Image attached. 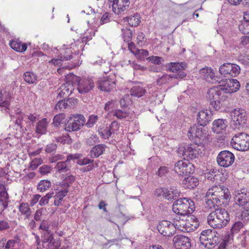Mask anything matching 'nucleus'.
I'll use <instances>...</instances> for the list:
<instances>
[{"label":"nucleus","instance_id":"1","mask_svg":"<svg viewBox=\"0 0 249 249\" xmlns=\"http://www.w3.org/2000/svg\"><path fill=\"white\" fill-rule=\"evenodd\" d=\"M230 215L224 209H216L207 216V222L212 228L221 229L230 221Z\"/></svg>","mask_w":249,"mask_h":249},{"label":"nucleus","instance_id":"2","mask_svg":"<svg viewBox=\"0 0 249 249\" xmlns=\"http://www.w3.org/2000/svg\"><path fill=\"white\" fill-rule=\"evenodd\" d=\"M176 215L174 218V222L178 230L189 232L196 230L198 227L199 223L194 215Z\"/></svg>","mask_w":249,"mask_h":249},{"label":"nucleus","instance_id":"3","mask_svg":"<svg viewBox=\"0 0 249 249\" xmlns=\"http://www.w3.org/2000/svg\"><path fill=\"white\" fill-rule=\"evenodd\" d=\"M173 211L179 216L189 215L195 210L194 202L189 198H180L174 202Z\"/></svg>","mask_w":249,"mask_h":249},{"label":"nucleus","instance_id":"4","mask_svg":"<svg viewBox=\"0 0 249 249\" xmlns=\"http://www.w3.org/2000/svg\"><path fill=\"white\" fill-rule=\"evenodd\" d=\"M203 151L202 146L195 143L180 146L178 148V153L179 156L188 160L198 158Z\"/></svg>","mask_w":249,"mask_h":249},{"label":"nucleus","instance_id":"5","mask_svg":"<svg viewBox=\"0 0 249 249\" xmlns=\"http://www.w3.org/2000/svg\"><path fill=\"white\" fill-rule=\"evenodd\" d=\"M211 196L212 199L219 204H226L230 198L229 190L224 186H213L207 191V196Z\"/></svg>","mask_w":249,"mask_h":249},{"label":"nucleus","instance_id":"6","mask_svg":"<svg viewBox=\"0 0 249 249\" xmlns=\"http://www.w3.org/2000/svg\"><path fill=\"white\" fill-rule=\"evenodd\" d=\"M221 89L218 86L211 88L207 92V98L210 100L211 106L216 110L220 108L222 102L227 97Z\"/></svg>","mask_w":249,"mask_h":249},{"label":"nucleus","instance_id":"7","mask_svg":"<svg viewBox=\"0 0 249 249\" xmlns=\"http://www.w3.org/2000/svg\"><path fill=\"white\" fill-rule=\"evenodd\" d=\"M231 144L237 150L245 151L249 150V135L245 133H239L232 138Z\"/></svg>","mask_w":249,"mask_h":249},{"label":"nucleus","instance_id":"8","mask_svg":"<svg viewBox=\"0 0 249 249\" xmlns=\"http://www.w3.org/2000/svg\"><path fill=\"white\" fill-rule=\"evenodd\" d=\"M86 122L85 117L81 114H74L68 118L65 124V129L68 132L77 131Z\"/></svg>","mask_w":249,"mask_h":249},{"label":"nucleus","instance_id":"9","mask_svg":"<svg viewBox=\"0 0 249 249\" xmlns=\"http://www.w3.org/2000/svg\"><path fill=\"white\" fill-rule=\"evenodd\" d=\"M214 233L210 229L203 231L199 237L200 244L208 249L213 248L219 242V237Z\"/></svg>","mask_w":249,"mask_h":249},{"label":"nucleus","instance_id":"10","mask_svg":"<svg viewBox=\"0 0 249 249\" xmlns=\"http://www.w3.org/2000/svg\"><path fill=\"white\" fill-rule=\"evenodd\" d=\"M195 170L194 165L188 160H179L174 166V171L179 176H186L192 173Z\"/></svg>","mask_w":249,"mask_h":249},{"label":"nucleus","instance_id":"11","mask_svg":"<svg viewBox=\"0 0 249 249\" xmlns=\"http://www.w3.org/2000/svg\"><path fill=\"white\" fill-rule=\"evenodd\" d=\"M219 84V88L221 89L224 95L236 92L240 87L239 82L236 79H233L221 80Z\"/></svg>","mask_w":249,"mask_h":249},{"label":"nucleus","instance_id":"12","mask_svg":"<svg viewBox=\"0 0 249 249\" xmlns=\"http://www.w3.org/2000/svg\"><path fill=\"white\" fill-rule=\"evenodd\" d=\"M157 229L163 236L170 237L175 234L177 228L174 222L171 223L167 220H162L159 222Z\"/></svg>","mask_w":249,"mask_h":249},{"label":"nucleus","instance_id":"13","mask_svg":"<svg viewBox=\"0 0 249 249\" xmlns=\"http://www.w3.org/2000/svg\"><path fill=\"white\" fill-rule=\"evenodd\" d=\"M231 117L232 122V125L235 126V128L243 126L247 121L246 113L242 109H234L231 112Z\"/></svg>","mask_w":249,"mask_h":249},{"label":"nucleus","instance_id":"14","mask_svg":"<svg viewBox=\"0 0 249 249\" xmlns=\"http://www.w3.org/2000/svg\"><path fill=\"white\" fill-rule=\"evenodd\" d=\"M216 160L219 166L223 167H228L234 162L235 157L233 154L229 151L224 150L218 154Z\"/></svg>","mask_w":249,"mask_h":249},{"label":"nucleus","instance_id":"15","mask_svg":"<svg viewBox=\"0 0 249 249\" xmlns=\"http://www.w3.org/2000/svg\"><path fill=\"white\" fill-rule=\"evenodd\" d=\"M219 71L221 74L225 76L235 77L239 74L240 68L235 64L226 63L219 67Z\"/></svg>","mask_w":249,"mask_h":249},{"label":"nucleus","instance_id":"16","mask_svg":"<svg viewBox=\"0 0 249 249\" xmlns=\"http://www.w3.org/2000/svg\"><path fill=\"white\" fill-rule=\"evenodd\" d=\"M95 87V84L93 79L90 78H83L79 80L77 89L81 94L87 93L92 90Z\"/></svg>","mask_w":249,"mask_h":249},{"label":"nucleus","instance_id":"17","mask_svg":"<svg viewBox=\"0 0 249 249\" xmlns=\"http://www.w3.org/2000/svg\"><path fill=\"white\" fill-rule=\"evenodd\" d=\"M158 196H161L168 200H172L178 198L180 195V191L177 189L160 188L157 189Z\"/></svg>","mask_w":249,"mask_h":249},{"label":"nucleus","instance_id":"18","mask_svg":"<svg viewBox=\"0 0 249 249\" xmlns=\"http://www.w3.org/2000/svg\"><path fill=\"white\" fill-rule=\"evenodd\" d=\"M115 82L110 78L104 77L99 80L97 84V88L102 91L109 92L115 87Z\"/></svg>","mask_w":249,"mask_h":249},{"label":"nucleus","instance_id":"19","mask_svg":"<svg viewBox=\"0 0 249 249\" xmlns=\"http://www.w3.org/2000/svg\"><path fill=\"white\" fill-rule=\"evenodd\" d=\"M112 3V6L114 12L119 14L124 11L128 7L129 2L128 0H109Z\"/></svg>","mask_w":249,"mask_h":249},{"label":"nucleus","instance_id":"20","mask_svg":"<svg viewBox=\"0 0 249 249\" xmlns=\"http://www.w3.org/2000/svg\"><path fill=\"white\" fill-rule=\"evenodd\" d=\"M196 119L198 124H200V125L205 126L212 119V112L209 110H202L198 112Z\"/></svg>","mask_w":249,"mask_h":249},{"label":"nucleus","instance_id":"21","mask_svg":"<svg viewBox=\"0 0 249 249\" xmlns=\"http://www.w3.org/2000/svg\"><path fill=\"white\" fill-rule=\"evenodd\" d=\"M173 242L176 247H180V249H189L191 247L190 239L182 235L175 236Z\"/></svg>","mask_w":249,"mask_h":249},{"label":"nucleus","instance_id":"22","mask_svg":"<svg viewBox=\"0 0 249 249\" xmlns=\"http://www.w3.org/2000/svg\"><path fill=\"white\" fill-rule=\"evenodd\" d=\"M74 90L72 84L70 82H66L62 85L57 90L58 96L60 98H65L70 96Z\"/></svg>","mask_w":249,"mask_h":249},{"label":"nucleus","instance_id":"23","mask_svg":"<svg viewBox=\"0 0 249 249\" xmlns=\"http://www.w3.org/2000/svg\"><path fill=\"white\" fill-rule=\"evenodd\" d=\"M203 125H194L190 127L188 131V137L192 140L196 141V138L200 139L204 135V130L202 129Z\"/></svg>","mask_w":249,"mask_h":249},{"label":"nucleus","instance_id":"24","mask_svg":"<svg viewBox=\"0 0 249 249\" xmlns=\"http://www.w3.org/2000/svg\"><path fill=\"white\" fill-rule=\"evenodd\" d=\"M235 202L239 206H243L249 202V192L243 190L238 192L234 198Z\"/></svg>","mask_w":249,"mask_h":249},{"label":"nucleus","instance_id":"25","mask_svg":"<svg viewBox=\"0 0 249 249\" xmlns=\"http://www.w3.org/2000/svg\"><path fill=\"white\" fill-rule=\"evenodd\" d=\"M227 121L223 119H217L213 123V130L216 134H221L226 131L227 127Z\"/></svg>","mask_w":249,"mask_h":249},{"label":"nucleus","instance_id":"26","mask_svg":"<svg viewBox=\"0 0 249 249\" xmlns=\"http://www.w3.org/2000/svg\"><path fill=\"white\" fill-rule=\"evenodd\" d=\"M10 96L6 92L0 90V110L7 111L9 109Z\"/></svg>","mask_w":249,"mask_h":249},{"label":"nucleus","instance_id":"27","mask_svg":"<svg viewBox=\"0 0 249 249\" xmlns=\"http://www.w3.org/2000/svg\"><path fill=\"white\" fill-rule=\"evenodd\" d=\"M107 148L104 144H99L94 146L90 150L89 154L92 158H98L103 154Z\"/></svg>","mask_w":249,"mask_h":249},{"label":"nucleus","instance_id":"28","mask_svg":"<svg viewBox=\"0 0 249 249\" xmlns=\"http://www.w3.org/2000/svg\"><path fill=\"white\" fill-rule=\"evenodd\" d=\"M182 184L186 188L190 189H194L195 187L198 185V179L197 178L195 177L189 176L183 179Z\"/></svg>","mask_w":249,"mask_h":249},{"label":"nucleus","instance_id":"29","mask_svg":"<svg viewBox=\"0 0 249 249\" xmlns=\"http://www.w3.org/2000/svg\"><path fill=\"white\" fill-rule=\"evenodd\" d=\"M186 67V65L184 62H171L167 65L168 70L172 72H183V71Z\"/></svg>","mask_w":249,"mask_h":249},{"label":"nucleus","instance_id":"30","mask_svg":"<svg viewBox=\"0 0 249 249\" xmlns=\"http://www.w3.org/2000/svg\"><path fill=\"white\" fill-rule=\"evenodd\" d=\"M71 168V164L66 160L57 162L56 165L54 167V169L56 172L59 174L68 171L70 170Z\"/></svg>","mask_w":249,"mask_h":249},{"label":"nucleus","instance_id":"31","mask_svg":"<svg viewBox=\"0 0 249 249\" xmlns=\"http://www.w3.org/2000/svg\"><path fill=\"white\" fill-rule=\"evenodd\" d=\"M48 122L47 119L44 118L39 121L36 126V132L39 134H45L47 132Z\"/></svg>","mask_w":249,"mask_h":249},{"label":"nucleus","instance_id":"32","mask_svg":"<svg viewBox=\"0 0 249 249\" xmlns=\"http://www.w3.org/2000/svg\"><path fill=\"white\" fill-rule=\"evenodd\" d=\"M145 92V89L140 86H134L130 90L131 95L138 98L142 96Z\"/></svg>","mask_w":249,"mask_h":249},{"label":"nucleus","instance_id":"33","mask_svg":"<svg viewBox=\"0 0 249 249\" xmlns=\"http://www.w3.org/2000/svg\"><path fill=\"white\" fill-rule=\"evenodd\" d=\"M73 98H69L68 100H65L64 99L63 100L59 101L55 106V109L60 110H63L67 108L68 107H71L72 105V103H74V101H76Z\"/></svg>","mask_w":249,"mask_h":249},{"label":"nucleus","instance_id":"34","mask_svg":"<svg viewBox=\"0 0 249 249\" xmlns=\"http://www.w3.org/2000/svg\"><path fill=\"white\" fill-rule=\"evenodd\" d=\"M200 74L206 80L210 81L214 77V73L211 68H204L200 70Z\"/></svg>","mask_w":249,"mask_h":249},{"label":"nucleus","instance_id":"35","mask_svg":"<svg viewBox=\"0 0 249 249\" xmlns=\"http://www.w3.org/2000/svg\"><path fill=\"white\" fill-rule=\"evenodd\" d=\"M10 45L11 47L17 52H24L27 49V45L25 43L21 44L17 40H13L11 42Z\"/></svg>","mask_w":249,"mask_h":249},{"label":"nucleus","instance_id":"36","mask_svg":"<svg viewBox=\"0 0 249 249\" xmlns=\"http://www.w3.org/2000/svg\"><path fill=\"white\" fill-rule=\"evenodd\" d=\"M124 20L127 21L130 26L136 27L140 22V16L139 14H136L125 18Z\"/></svg>","mask_w":249,"mask_h":249},{"label":"nucleus","instance_id":"37","mask_svg":"<svg viewBox=\"0 0 249 249\" xmlns=\"http://www.w3.org/2000/svg\"><path fill=\"white\" fill-rule=\"evenodd\" d=\"M68 190L67 189H64L60 191L57 195L53 196L54 198V205L55 206H60L61 201L63 200L64 197H65L68 194Z\"/></svg>","mask_w":249,"mask_h":249},{"label":"nucleus","instance_id":"38","mask_svg":"<svg viewBox=\"0 0 249 249\" xmlns=\"http://www.w3.org/2000/svg\"><path fill=\"white\" fill-rule=\"evenodd\" d=\"M19 211L23 215H24L26 218L29 217L31 215L32 211L27 203H21L18 206Z\"/></svg>","mask_w":249,"mask_h":249},{"label":"nucleus","instance_id":"39","mask_svg":"<svg viewBox=\"0 0 249 249\" xmlns=\"http://www.w3.org/2000/svg\"><path fill=\"white\" fill-rule=\"evenodd\" d=\"M51 184V181L48 180H41L37 185V189L40 192H44L50 188Z\"/></svg>","mask_w":249,"mask_h":249},{"label":"nucleus","instance_id":"40","mask_svg":"<svg viewBox=\"0 0 249 249\" xmlns=\"http://www.w3.org/2000/svg\"><path fill=\"white\" fill-rule=\"evenodd\" d=\"M25 81L29 84H35L36 83V76L33 72L27 71L24 74Z\"/></svg>","mask_w":249,"mask_h":249},{"label":"nucleus","instance_id":"41","mask_svg":"<svg viewBox=\"0 0 249 249\" xmlns=\"http://www.w3.org/2000/svg\"><path fill=\"white\" fill-rule=\"evenodd\" d=\"M219 173V171L216 169H212L210 171L206 173L205 174V177L207 178L208 179H209L212 181H214V180H216L218 179L217 176Z\"/></svg>","mask_w":249,"mask_h":249},{"label":"nucleus","instance_id":"42","mask_svg":"<svg viewBox=\"0 0 249 249\" xmlns=\"http://www.w3.org/2000/svg\"><path fill=\"white\" fill-rule=\"evenodd\" d=\"M54 193L53 191L47 193L45 196H42L39 201V205L40 206H43L47 205L50 199L53 197Z\"/></svg>","mask_w":249,"mask_h":249},{"label":"nucleus","instance_id":"43","mask_svg":"<svg viewBox=\"0 0 249 249\" xmlns=\"http://www.w3.org/2000/svg\"><path fill=\"white\" fill-rule=\"evenodd\" d=\"M5 195H7V194L5 186L0 184V202H1L4 209L6 208L8 205L6 201L2 199V198H5Z\"/></svg>","mask_w":249,"mask_h":249},{"label":"nucleus","instance_id":"44","mask_svg":"<svg viewBox=\"0 0 249 249\" xmlns=\"http://www.w3.org/2000/svg\"><path fill=\"white\" fill-rule=\"evenodd\" d=\"M129 113L125 109H115L113 112V115L118 119L126 118Z\"/></svg>","mask_w":249,"mask_h":249},{"label":"nucleus","instance_id":"45","mask_svg":"<svg viewBox=\"0 0 249 249\" xmlns=\"http://www.w3.org/2000/svg\"><path fill=\"white\" fill-rule=\"evenodd\" d=\"M218 204H219V203L213 200L211 196H207V193L205 196L206 207H208L209 209H212L213 208H215V206L217 205Z\"/></svg>","mask_w":249,"mask_h":249},{"label":"nucleus","instance_id":"46","mask_svg":"<svg viewBox=\"0 0 249 249\" xmlns=\"http://www.w3.org/2000/svg\"><path fill=\"white\" fill-rule=\"evenodd\" d=\"M239 29L243 34H249V21L244 19L239 25Z\"/></svg>","mask_w":249,"mask_h":249},{"label":"nucleus","instance_id":"47","mask_svg":"<svg viewBox=\"0 0 249 249\" xmlns=\"http://www.w3.org/2000/svg\"><path fill=\"white\" fill-rule=\"evenodd\" d=\"M99 117L97 115H91L89 116V119L87 123H85V125L89 128L92 127L97 122Z\"/></svg>","mask_w":249,"mask_h":249},{"label":"nucleus","instance_id":"48","mask_svg":"<svg viewBox=\"0 0 249 249\" xmlns=\"http://www.w3.org/2000/svg\"><path fill=\"white\" fill-rule=\"evenodd\" d=\"M123 36L125 42H129L131 41L132 36V32L131 30L127 28L123 29L122 30Z\"/></svg>","mask_w":249,"mask_h":249},{"label":"nucleus","instance_id":"49","mask_svg":"<svg viewBox=\"0 0 249 249\" xmlns=\"http://www.w3.org/2000/svg\"><path fill=\"white\" fill-rule=\"evenodd\" d=\"M43 160L41 158H35L33 159L30 162L29 169L31 170H34L36 169L39 165L41 164Z\"/></svg>","mask_w":249,"mask_h":249},{"label":"nucleus","instance_id":"50","mask_svg":"<svg viewBox=\"0 0 249 249\" xmlns=\"http://www.w3.org/2000/svg\"><path fill=\"white\" fill-rule=\"evenodd\" d=\"M99 142V137L96 135H91L88 137L86 141V143L89 146L95 145Z\"/></svg>","mask_w":249,"mask_h":249},{"label":"nucleus","instance_id":"51","mask_svg":"<svg viewBox=\"0 0 249 249\" xmlns=\"http://www.w3.org/2000/svg\"><path fill=\"white\" fill-rule=\"evenodd\" d=\"M243 224L242 222H235L231 227V231L232 234L238 233L240 230L243 228Z\"/></svg>","mask_w":249,"mask_h":249},{"label":"nucleus","instance_id":"52","mask_svg":"<svg viewBox=\"0 0 249 249\" xmlns=\"http://www.w3.org/2000/svg\"><path fill=\"white\" fill-rule=\"evenodd\" d=\"M53 238V233L50 231L45 232L42 236V240L44 244H46Z\"/></svg>","mask_w":249,"mask_h":249},{"label":"nucleus","instance_id":"53","mask_svg":"<svg viewBox=\"0 0 249 249\" xmlns=\"http://www.w3.org/2000/svg\"><path fill=\"white\" fill-rule=\"evenodd\" d=\"M60 246V242L57 240H55L54 239H53L46 244V246L48 249H58Z\"/></svg>","mask_w":249,"mask_h":249},{"label":"nucleus","instance_id":"54","mask_svg":"<svg viewBox=\"0 0 249 249\" xmlns=\"http://www.w3.org/2000/svg\"><path fill=\"white\" fill-rule=\"evenodd\" d=\"M24 114H18L16 115V120L15 122V125H17L18 126H20V128L24 131V130H26V128H24L22 125V121L23 119Z\"/></svg>","mask_w":249,"mask_h":249},{"label":"nucleus","instance_id":"55","mask_svg":"<svg viewBox=\"0 0 249 249\" xmlns=\"http://www.w3.org/2000/svg\"><path fill=\"white\" fill-rule=\"evenodd\" d=\"M170 81V76L168 74H164L157 80V83L158 85L161 86L168 83Z\"/></svg>","mask_w":249,"mask_h":249},{"label":"nucleus","instance_id":"56","mask_svg":"<svg viewBox=\"0 0 249 249\" xmlns=\"http://www.w3.org/2000/svg\"><path fill=\"white\" fill-rule=\"evenodd\" d=\"M52 167L51 166L48 165H43L41 166L39 169V172L42 175H45L50 173Z\"/></svg>","mask_w":249,"mask_h":249},{"label":"nucleus","instance_id":"57","mask_svg":"<svg viewBox=\"0 0 249 249\" xmlns=\"http://www.w3.org/2000/svg\"><path fill=\"white\" fill-rule=\"evenodd\" d=\"M112 133L109 127H107L103 131L99 132V134L105 139L108 138Z\"/></svg>","mask_w":249,"mask_h":249},{"label":"nucleus","instance_id":"58","mask_svg":"<svg viewBox=\"0 0 249 249\" xmlns=\"http://www.w3.org/2000/svg\"><path fill=\"white\" fill-rule=\"evenodd\" d=\"M10 228V223L7 219L0 220V231L7 230Z\"/></svg>","mask_w":249,"mask_h":249},{"label":"nucleus","instance_id":"59","mask_svg":"<svg viewBox=\"0 0 249 249\" xmlns=\"http://www.w3.org/2000/svg\"><path fill=\"white\" fill-rule=\"evenodd\" d=\"M75 178L73 175H69L65 178L64 185L67 187H70L71 185L75 181Z\"/></svg>","mask_w":249,"mask_h":249},{"label":"nucleus","instance_id":"60","mask_svg":"<svg viewBox=\"0 0 249 249\" xmlns=\"http://www.w3.org/2000/svg\"><path fill=\"white\" fill-rule=\"evenodd\" d=\"M147 59L151 61L152 63L157 65L161 64V62L163 61V59L161 57L157 56H150Z\"/></svg>","mask_w":249,"mask_h":249},{"label":"nucleus","instance_id":"61","mask_svg":"<svg viewBox=\"0 0 249 249\" xmlns=\"http://www.w3.org/2000/svg\"><path fill=\"white\" fill-rule=\"evenodd\" d=\"M65 115L63 114H59L55 115L53 118V124L54 125L57 126L60 124L64 119Z\"/></svg>","mask_w":249,"mask_h":249},{"label":"nucleus","instance_id":"62","mask_svg":"<svg viewBox=\"0 0 249 249\" xmlns=\"http://www.w3.org/2000/svg\"><path fill=\"white\" fill-rule=\"evenodd\" d=\"M50 226L49 222L45 220L42 221L39 226V229L43 230L44 232L46 231H50L49 230Z\"/></svg>","mask_w":249,"mask_h":249},{"label":"nucleus","instance_id":"63","mask_svg":"<svg viewBox=\"0 0 249 249\" xmlns=\"http://www.w3.org/2000/svg\"><path fill=\"white\" fill-rule=\"evenodd\" d=\"M241 217L242 220L245 221L249 220V207H247L242 211Z\"/></svg>","mask_w":249,"mask_h":249},{"label":"nucleus","instance_id":"64","mask_svg":"<svg viewBox=\"0 0 249 249\" xmlns=\"http://www.w3.org/2000/svg\"><path fill=\"white\" fill-rule=\"evenodd\" d=\"M15 240H9L6 244H5L4 249H13L15 247V244L16 243Z\"/></svg>","mask_w":249,"mask_h":249}]
</instances>
